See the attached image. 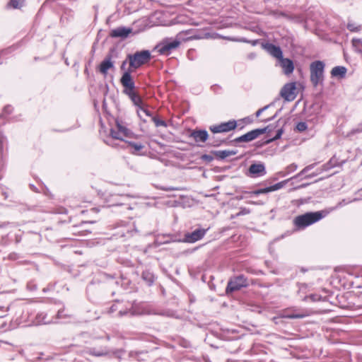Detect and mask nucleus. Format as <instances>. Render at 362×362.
<instances>
[{"mask_svg": "<svg viewBox=\"0 0 362 362\" xmlns=\"http://www.w3.org/2000/svg\"><path fill=\"white\" fill-rule=\"evenodd\" d=\"M262 47L265 49L271 56L279 60L283 57V52L280 47L274 44L267 42L262 43Z\"/></svg>", "mask_w": 362, "mask_h": 362, "instance_id": "nucleus-13", "label": "nucleus"}, {"mask_svg": "<svg viewBox=\"0 0 362 362\" xmlns=\"http://www.w3.org/2000/svg\"><path fill=\"white\" fill-rule=\"evenodd\" d=\"M278 62H279L280 66L283 69V72L286 75H289L291 73H293V71L294 70V65H293V62L291 59H288V58H284V57H283L279 60H278Z\"/></svg>", "mask_w": 362, "mask_h": 362, "instance_id": "nucleus-14", "label": "nucleus"}, {"mask_svg": "<svg viewBox=\"0 0 362 362\" xmlns=\"http://www.w3.org/2000/svg\"><path fill=\"white\" fill-rule=\"evenodd\" d=\"M16 254H11V255H9V258H10L11 259H16Z\"/></svg>", "mask_w": 362, "mask_h": 362, "instance_id": "nucleus-51", "label": "nucleus"}, {"mask_svg": "<svg viewBox=\"0 0 362 362\" xmlns=\"http://www.w3.org/2000/svg\"><path fill=\"white\" fill-rule=\"evenodd\" d=\"M111 310H112V311H113V310H115L114 305H113V306H112Z\"/></svg>", "mask_w": 362, "mask_h": 362, "instance_id": "nucleus-58", "label": "nucleus"}, {"mask_svg": "<svg viewBox=\"0 0 362 362\" xmlns=\"http://www.w3.org/2000/svg\"><path fill=\"white\" fill-rule=\"evenodd\" d=\"M202 160L206 161L208 163L211 162L214 160V157L209 154H204L202 156Z\"/></svg>", "mask_w": 362, "mask_h": 362, "instance_id": "nucleus-40", "label": "nucleus"}, {"mask_svg": "<svg viewBox=\"0 0 362 362\" xmlns=\"http://www.w3.org/2000/svg\"><path fill=\"white\" fill-rule=\"evenodd\" d=\"M207 229L197 228L191 233H187L184 235L183 242L194 243L204 238Z\"/></svg>", "mask_w": 362, "mask_h": 362, "instance_id": "nucleus-9", "label": "nucleus"}, {"mask_svg": "<svg viewBox=\"0 0 362 362\" xmlns=\"http://www.w3.org/2000/svg\"><path fill=\"white\" fill-rule=\"evenodd\" d=\"M323 211L307 212L304 214L297 216L293 222L297 229H304L306 227L320 221L325 217Z\"/></svg>", "mask_w": 362, "mask_h": 362, "instance_id": "nucleus-1", "label": "nucleus"}, {"mask_svg": "<svg viewBox=\"0 0 362 362\" xmlns=\"http://www.w3.org/2000/svg\"><path fill=\"white\" fill-rule=\"evenodd\" d=\"M127 144L134 149V153H138L144 148V145L141 142L128 141Z\"/></svg>", "mask_w": 362, "mask_h": 362, "instance_id": "nucleus-24", "label": "nucleus"}, {"mask_svg": "<svg viewBox=\"0 0 362 362\" xmlns=\"http://www.w3.org/2000/svg\"><path fill=\"white\" fill-rule=\"evenodd\" d=\"M152 120L154 122L156 127H167V124L164 120L160 119L157 117H152Z\"/></svg>", "mask_w": 362, "mask_h": 362, "instance_id": "nucleus-30", "label": "nucleus"}, {"mask_svg": "<svg viewBox=\"0 0 362 362\" xmlns=\"http://www.w3.org/2000/svg\"><path fill=\"white\" fill-rule=\"evenodd\" d=\"M286 182H287V180H284V181H281L278 183H276L274 185L269 186V189L270 192L281 189L285 185Z\"/></svg>", "mask_w": 362, "mask_h": 362, "instance_id": "nucleus-28", "label": "nucleus"}, {"mask_svg": "<svg viewBox=\"0 0 362 362\" xmlns=\"http://www.w3.org/2000/svg\"><path fill=\"white\" fill-rule=\"evenodd\" d=\"M126 64H127V61H126V60H125V61H123V62H122V64H121L120 69H121L122 70H124V69H125V68H126Z\"/></svg>", "mask_w": 362, "mask_h": 362, "instance_id": "nucleus-48", "label": "nucleus"}, {"mask_svg": "<svg viewBox=\"0 0 362 362\" xmlns=\"http://www.w3.org/2000/svg\"><path fill=\"white\" fill-rule=\"evenodd\" d=\"M308 129V125L305 122H300L296 126V129L299 132H305Z\"/></svg>", "mask_w": 362, "mask_h": 362, "instance_id": "nucleus-31", "label": "nucleus"}, {"mask_svg": "<svg viewBox=\"0 0 362 362\" xmlns=\"http://www.w3.org/2000/svg\"><path fill=\"white\" fill-rule=\"evenodd\" d=\"M180 45V41L177 39H165L156 46L158 52L160 54L168 55L171 52Z\"/></svg>", "mask_w": 362, "mask_h": 362, "instance_id": "nucleus-6", "label": "nucleus"}, {"mask_svg": "<svg viewBox=\"0 0 362 362\" xmlns=\"http://www.w3.org/2000/svg\"><path fill=\"white\" fill-rule=\"evenodd\" d=\"M270 106H271V105H267L264 106V107L259 109V110L256 112V113H255L256 117H259V116H260V115H261V114H262L264 110H266L267 109H268Z\"/></svg>", "mask_w": 362, "mask_h": 362, "instance_id": "nucleus-41", "label": "nucleus"}, {"mask_svg": "<svg viewBox=\"0 0 362 362\" xmlns=\"http://www.w3.org/2000/svg\"><path fill=\"white\" fill-rule=\"evenodd\" d=\"M270 131L269 126L262 129H253L235 139L236 142H250L257 139L259 135Z\"/></svg>", "mask_w": 362, "mask_h": 362, "instance_id": "nucleus-7", "label": "nucleus"}, {"mask_svg": "<svg viewBox=\"0 0 362 362\" xmlns=\"http://www.w3.org/2000/svg\"><path fill=\"white\" fill-rule=\"evenodd\" d=\"M352 45L357 52H362V41L361 39H353Z\"/></svg>", "mask_w": 362, "mask_h": 362, "instance_id": "nucleus-29", "label": "nucleus"}, {"mask_svg": "<svg viewBox=\"0 0 362 362\" xmlns=\"http://www.w3.org/2000/svg\"><path fill=\"white\" fill-rule=\"evenodd\" d=\"M63 311L62 310H59L58 313H57V318L58 319H60V318H62L63 317Z\"/></svg>", "mask_w": 362, "mask_h": 362, "instance_id": "nucleus-49", "label": "nucleus"}, {"mask_svg": "<svg viewBox=\"0 0 362 362\" xmlns=\"http://www.w3.org/2000/svg\"><path fill=\"white\" fill-rule=\"evenodd\" d=\"M280 111H281V109H280V110H279V111H278V112H276L274 116H272V117H270V118H268V119L266 120V122H269V121H272V120H273V119H274V118L278 115L279 112H280Z\"/></svg>", "mask_w": 362, "mask_h": 362, "instance_id": "nucleus-47", "label": "nucleus"}, {"mask_svg": "<svg viewBox=\"0 0 362 362\" xmlns=\"http://www.w3.org/2000/svg\"><path fill=\"white\" fill-rule=\"evenodd\" d=\"M32 188L34 191H36V188L34 186H32Z\"/></svg>", "mask_w": 362, "mask_h": 362, "instance_id": "nucleus-57", "label": "nucleus"}, {"mask_svg": "<svg viewBox=\"0 0 362 362\" xmlns=\"http://www.w3.org/2000/svg\"><path fill=\"white\" fill-rule=\"evenodd\" d=\"M236 153L237 151L235 150H222L214 151V154L221 160H223L231 156H235Z\"/></svg>", "mask_w": 362, "mask_h": 362, "instance_id": "nucleus-20", "label": "nucleus"}, {"mask_svg": "<svg viewBox=\"0 0 362 362\" xmlns=\"http://www.w3.org/2000/svg\"><path fill=\"white\" fill-rule=\"evenodd\" d=\"M245 43H250L251 44L252 46H255L258 44L259 42V40H247V42H245Z\"/></svg>", "mask_w": 362, "mask_h": 362, "instance_id": "nucleus-44", "label": "nucleus"}, {"mask_svg": "<svg viewBox=\"0 0 362 362\" xmlns=\"http://www.w3.org/2000/svg\"><path fill=\"white\" fill-rule=\"evenodd\" d=\"M107 144H108L109 146H115V144H109V143H107Z\"/></svg>", "mask_w": 362, "mask_h": 362, "instance_id": "nucleus-55", "label": "nucleus"}, {"mask_svg": "<svg viewBox=\"0 0 362 362\" xmlns=\"http://www.w3.org/2000/svg\"><path fill=\"white\" fill-rule=\"evenodd\" d=\"M322 298V297L320 296V295H317V294H310L308 296H305L304 300H311V301H313V302H315V301H319Z\"/></svg>", "mask_w": 362, "mask_h": 362, "instance_id": "nucleus-32", "label": "nucleus"}, {"mask_svg": "<svg viewBox=\"0 0 362 362\" xmlns=\"http://www.w3.org/2000/svg\"><path fill=\"white\" fill-rule=\"evenodd\" d=\"M298 168V165L296 163H292L287 166L286 168V174H289L291 173H293L296 171Z\"/></svg>", "mask_w": 362, "mask_h": 362, "instance_id": "nucleus-37", "label": "nucleus"}, {"mask_svg": "<svg viewBox=\"0 0 362 362\" xmlns=\"http://www.w3.org/2000/svg\"><path fill=\"white\" fill-rule=\"evenodd\" d=\"M249 203L251 204H255V205L261 204L260 203H258V202H254V201H251Z\"/></svg>", "mask_w": 362, "mask_h": 362, "instance_id": "nucleus-52", "label": "nucleus"}, {"mask_svg": "<svg viewBox=\"0 0 362 362\" xmlns=\"http://www.w3.org/2000/svg\"><path fill=\"white\" fill-rule=\"evenodd\" d=\"M37 322L41 324H49L52 322L51 320L47 319V314L44 313H39L37 315Z\"/></svg>", "mask_w": 362, "mask_h": 362, "instance_id": "nucleus-26", "label": "nucleus"}, {"mask_svg": "<svg viewBox=\"0 0 362 362\" xmlns=\"http://www.w3.org/2000/svg\"><path fill=\"white\" fill-rule=\"evenodd\" d=\"M361 189H362V187H361Z\"/></svg>", "mask_w": 362, "mask_h": 362, "instance_id": "nucleus-59", "label": "nucleus"}, {"mask_svg": "<svg viewBox=\"0 0 362 362\" xmlns=\"http://www.w3.org/2000/svg\"><path fill=\"white\" fill-rule=\"evenodd\" d=\"M325 67L324 62L320 60L313 62L310 64V78L313 86L317 87L324 81Z\"/></svg>", "mask_w": 362, "mask_h": 362, "instance_id": "nucleus-3", "label": "nucleus"}, {"mask_svg": "<svg viewBox=\"0 0 362 362\" xmlns=\"http://www.w3.org/2000/svg\"><path fill=\"white\" fill-rule=\"evenodd\" d=\"M248 171L250 176L252 177H262L267 174L265 165L262 163L252 164Z\"/></svg>", "mask_w": 362, "mask_h": 362, "instance_id": "nucleus-12", "label": "nucleus"}, {"mask_svg": "<svg viewBox=\"0 0 362 362\" xmlns=\"http://www.w3.org/2000/svg\"><path fill=\"white\" fill-rule=\"evenodd\" d=\"M249 285L247 279L243 274L230 279L226 289L227 293L238 291Z\"/></svg>", "mask_w": 362, "mask_h": 362, "instance_id": "nucleus-5", "label": "nucleus"}, {"mask_svg": "<svg viewBox=\"0 0 362 362\" xmlns=\"http://www.w3.org/2000/svg\"><path fill=\"white\" fill-rule=\"evenodd\" d=\"M237 127L235 120H229L226 122H222L219 124L212 125L209 127V130L213 134L225 133L233 130Z\"/></svg>", "mask_w": 362, "mask_h": 362, "instance_id": "nucleus-8", "label": "nucleus"}, {"mask_svg": "<svg viewBox=\"0 0 362 362\" xmlns=\"http://www.w3.org/2000/svg\"><path fill=\"white\" fill-rule=\"evenodd\" d=\"M123 93L127 95L137 107H141V105H143V100L135 89L123 91Z\"/></svg>", "mask_w": 362, "mask_h": 362, "instance_id": "nucleus-15", "label": "nucleus"}, {"mask_svg": "<svg viewBox=\"0 0 362 362\" xmlns=\"http://www.w3.org/2000/svg\"><path fill=\"white\" fill-rule=\"evenodd\" d=\"M250 213V210L249 209L245 208V207L240 208V210L236 214V216L247 215V214H249Z\"/></svg>", "mask_w": 362, "mask_h": 362, "instance_id": "nucleus-38", "label": "nucleus"}, {"mask_svg": "<svg viewBox=\"0 0 362 362\" xmlns=\"http://www.w3.org/2000/svg\"><path fill=\"white\" fill-rule=\"evenodd\" d=\"M130 69H136L142 65L148 63L151 58V52L148 50H142L136 52L133 54L127 56Z\"/></svg>", "mask_w": 362, "mask_h": 362, "instance_id": "nucleus-4", "label": "nucleus"}, {"mask_svg": "<svg viewBox=\"0 0 362 362\" xmlns=\"http://www.w3.org/2000/svg\"><path fill=\"white\" fill-rule=\"evenodd\" d=\"M282 134H283V129H278L276 136L272 139H271V141H274V140L280 139Z\"/></svg>", "mask_w": 362, "mask_h": 362, "instance_id": "nucleus-42", "label": "nucleus"}, {"mask_svg": "<svg viewBox=\"0 0 362 362\" xmlns=\"http://www.w3.org/2000/svg\"><path fill=\"white\" fill-rule=\"evenodd\" d=\"M11 108V106H7L5 107V111L8 112H10Z\"/></svg>", "mask_w": 362, "mask_h": 362, "instance_id": "nucleus-53", "label": "nucleus"}, {"mask_svg": "<svg viewBox=\"0 0 362 362\" xmlns=\"http://www.w3.org/2000/svg\"><path fill=\"white\" fill-rule=\"evenodd\" d=\"M142 278L149 285L152 284L154 281L153 274L148 271H145L142 273Z\"/></svg>", "mask_w": 362, "mask_h": 362, "instance_id": "nucleus-23", "label": "nucleus"}, {"mask_svg": "<svg viewBox=\"0 0 362 362\" xmlns=\"http://www.w3.org/2000/svg\"><path fill=\"white\" fill-rule=\"evenodd\" d=\"M129 313H131V315H133V313L130 310L129 311H127V310H124V311L123 310H120L119 312V315L120 316H123V315H127Z\"/></svg>", "mask_w": 362, "mask_h": 362, "instance_id": "nucleus-45", "label": "nucleus"}, {"mask_svg": "<svg viewBox=\"0 0 362 362\" xmlns=\"http://www.w3.org/2000/svg\"><path fill=\"white\" fill-rule=\"evenodd\" d=\"M222 38L230 40V41H233V42H247V40L245 37L236 38V37H222Z\"/></svg>", "mask_w": 362, "mask_h": 362, "instance_id": "nucleus-35", "label": "nucleus"}, {"mask_svg": "<svg viewBox=\"0 0 362 362\" xmlns=\"http://www.w3.org/2000/svg\"><path fill=\"white\" fill-rule=\"evenodd\" d=\"M347 69L344 66H334L331 71V75L332 77H337L343 78L345 77Z\"/></svg>", "mask_w": 362, "mask_h": 362, "instance_id": "nucleus-19", "label": "nucleus"}, {"mask_svg": "<svg viewBox=\"0 0 362 362\" xmlns=\"http://www.w3.org/2000/svg\"><path fill=\"white\" fill-rule=\"evenodd\" d=\"M237 199H243V196L237 197Z\"/></svg>", "mask_w": 362, "mask_h": 362, "instance_id": "nucleus-54", "label": "nucleus"}, {"mask_svg": "<svg viewBox=\"0 0 362 362\" xmlns=\"http://www.w3.org/2000/svg\"><path fill=\"white\" fill-rule=\"evenodd\" d=\"M88 353L95 356H103L107 355L109 351L106 348L97 349L93 347L88 349Z\"/></svg>", "mask_w": 362, "mask_h": 362, "instance_id": "nucleus-21", "label": "nucleus"}, {"mask_svg": "<svg viewBox=\"0 0 362 362\" xmlns=\"http://www.w3.org/2000/svg\"><path fill=\"white\" fill-rule=\"evenodd\" d=\"M133 134L127 124L119 118L115 119V127L110 129V135L114 139L124 141V138H132Z\"/></svg>", "mask_w": 362, "mask_h": 362, "instance_id": "nucleus-2", "label": "nucleus"}, {"mask_svg": "<svg viewBox=\"0 0 362 362\" xmlns=\"http://www.w3.org/2000/svg\"><path fill=\"white\" fill-rule=\"evenodd\" d=\"M315 164L313 163V164H310V165L306 166L300 173H298L296 175L293 176L291 179L297 178V177H299L303 175L304 174H305L306 173H308V171L312 170L315 167Z\"/></svg>", "mask_w": 362, "mask_h": 362, "instance_id": "nucleus-27", "label": "nucleus"}, {"mask_svg": "<svg viewBox=\"0 0 362 362\" xmlns=\"http://www.w3.org/2000/svg\"><path fill=\"white\" fill-rule=\"evenodd\" d=\"M137 112L140 117H141V112L144 113L146 116L151 117V118L153 117L150 111L143 107V105H141V107H138Z\"/></svg>", "mask_w": 362, "mask_h": 362, "instance_id": "nucleus-33", "label": "nucleus"}, {"mask_svg": "<svg viewBox=\"0 0 362 362\" xmlns=\"http://www.w3.org/2000/svg\"><path fill=\"white\" fill-rule=\"evenodd\" d=\"M305 316H306V315H305V314H300V313L294 314L293 313V314L285 315L284 317L288 318V319H298V318H303Z\"/></svg>", "mask_w": 362, "mask_h": 362, "instance_id": "nucleus-36", "label": "nucleus"}, {"mask_svg": "<svg viewBox=\"0 0 362 362\" xmlns=\"http://www.w3.org/2000/svg\"><path fill=\"white\" fill-rule=\"evenodd\" d=\"M132 29L126 27H118L111 30L110 36L112 37H127L131 33Z\"/></svg>", "mask_w": 362, "mask_h": 362, "instance_id": "nucleus-17", "label": "nucleus"}, {"mask_svg": "<svg viewBox=\"0 0 362 362\" xmlns=\"http://www.w3.org/2000/svg\"><path fill=\"white\" fill-rule=\"evenodd\" d=\"M332 167V165H331L329 163H327V164H325V165H324L322 166V168H323L322 170H327L329 169Z\"/></svg>", "mask_w": 362, "mask_h": 362, "instance_id": "nucleus-46", "label": "nucleus"}, {"mask_svg": "<svg viewBox=\"0 0 362 362\" xmlns=\"http://www.w3.org/2000/svg\"><path fill=\"white\" fill-rule=\"evenodd\" d=\"M270 192L269 187L262 188V189H258L254 191H250V192H245V193L247 194H249L250 197L252 196H257L262 194H267Z\"/></svg>", "mask_w": 362, "mask_h": 362, "instance_id": "nucleus-22", "label": "nucleus"}, {"mask_svg": "<svg viewBox=\"0 0 362 362\" xmlns=\"http://www.w3.org/2000/svg\"><path fill=\"white\" fill-rule=\"evenodd\" d=\"M9 5L14 8H17L18 7V1L17 0H11Z\"/></svg>", "mask_w": 362, "mask_h": 362, "instance_id": "nucleus-43", "label": "nucleus"}, {"mask_svg": "<svg viewBox=\"0 0 362 362\" xmlns=\"http://www.w3.org/2000/svg\"><path fill=\"white\" fill-rule=\"evenodd\" d=\"M132 71V69L129 68L123 73L120 78V83L123 86V91L135 89V83L131 75Z\"/></svg>", "mask_w": 362, "mask_h": 362, "instance_id": "nucleus-10", "label": "nucleus"}, {"mask_svg": "<svg viewBox=\"0 0 362 362\" xmlns=\"http://www.w3.org/2000/svg\"><path fill=\"white\" fill-rule=\"evenodd\" d=\"M190 137L193 138L196 142H205L209 139L208 132L206 130H193L190 134Z\"/></svg>", "mask_w": 362, "mask_h": 362, "instance_id": "nucleus-18", "label": "nucleus"}, {"mask_svg": "<svg viewBox=\"0 0 362 362\" xmlns=\"http://www.w3.org/2000/svg\"><path fill=\"white\" fill-rule=\"evenodd\" d=\"M114 67V62L112 61V56L107 55L99 66V71L106 76L109 69Z\"/></svg>", "mask_w": 362, "mask_h": 362, "instance_id": "nucleus-16", "label": "nucleus"}, {"mask_svg": "<svg viewBox=\"0 0 362 362\" xmlns=\"http://www.w3.org/2000/svg\"><path fill=\"white\" fill-rule=\"evenodd\" d=\"M209 139L210 141V145L215 147L221 146L225 141L224 140L220 139L214 135L211 136V137L209 136Z\"/></svg>", "mask_w": 362, "mask_h": 362, "instance_id": "nucleus-25", "label": "nucleus"}, {"mask_svg": "<svg viewBox=\"0 0 362 362\" xmlns=\"http://www.w3.org/2000/svg\"><path fill=\"white\" fill-rule=\"evenodd\" d=\"M126 208H127V209H132V208L131 206H127Z\"/></svg>", "mask_w": 362, "mask_h": 362, "instance_id": "nucleus-56", "label": "nucleus"}, {"mask_svg": "<svg viewBox=\"0 0 362 362\" xmlns=\"http://www.w3.org/2000/svg\"><path fill=\"white\" fill-rule=\"evenodd\" d=\"M296 83H289L284 85L281 90V95L287 101H292L296 98L295 90Z\"/></svg>", "mask_w": 362, "mask_h": 362, "instance_id": "nucleus-11", "label": "nucleus"}, {"mask_svg": "<svg viewBox=\"0 0 362 362\" xmlns=\"http://www.w3.org/2000/svg\"><path fill=\"white\" fill-rule=\"evenodd\" d=\"M358 200V198H354V199H351V200H349L348 202H346L345 199H343L342 201L339 202L337 205L334 208V209H339L343 206H345L346 204H348L349 203H351L353 202H356Z\"/></svg>", "mask_w": 362, "mask_h": 362, "instance_id": "nucleus-34", "label": "nucleus"}, {"mask_svg": "<svg viewBox=\"0 0 362 362\" xmlns=\"http://www.w3.org/2000/svg\"><path fill=\"white\" fill-rule=\"evenodd\" d=\"M318 174H319V173H315L307 175L306 177H308V178L314 177L317 176Z\"/></svg>", "mask_w": 362, "mask_h": 362, "instance_id": "nucleus-50", "label": "nucleus"}, {"mask_svg": "<svg viewBox=\"0 0 362 362\" xmlns=\"http://www.w3.org/2000/svg\"><path fill=\"white\" fill-rule=\"evenodd\" d=\"M347 28L351 32H357L358 30H359L358 28L353 23H349L347 24Z\"/></svg>", "mask_w": 362, "mask_h": 362, "instance_id": "nucleus-39", "label": "nucleus"}]
</instances>
